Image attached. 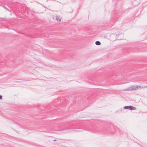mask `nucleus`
Returning a JSON list of instances; mask_svg holds the SVG:
<instances>
[{
	"instance_id": "nucleus-7",
	"label": "nucleus",
	"mask_w": 147,
	"mask_h": 147,
	"mask_svg": "<svg viewBox=\"0 0 147 147\" xmlns=\"http://www.w3.org/2000/svg\"><path fill=\"white\" fill-rule=\"evenodd\" d=\"M56 140H54V141H56Z\"/></svg>"
},
{
	"instance_id": "nucleus-6",
	"label": "nucleus",
	"mask_w": 147,
	"mask_h": 147,
	"mask_svg": "<svg viewBox=\"0 0 147 147\" xmlns=\"http://www.w3.org/2000/svg\"><path fill=\"white\" fill-rule=\"evenodd\" d=\"M2 99V96L1 95H0V99Z\"/></svg>"
},
{
	"instance_id": "nucleus-3",
	"label": "nucleus",
	"mask_w": 147,
	"mask_h": 147,
	"mask_svg": "<svg viewBox=\"0 0 147 147\" xmlns=\"http://www.w3.org/2000/svg\"><path fill=\"white\" fill-rule=\"evenodd\" d=\"M55 18L56 20L57 21H61V19L59 18V17L57 16H56Z\"/></svg>"
},
{
	"instance_id": "nucleus-2",
	"label": "nucleus",
	"mask_w": 147,
	"mask_h": 147,
	"mask_svg": "<svg viewBox=\"0 0 147 147\" xmlns=\"http://www.w3.org/2000/svg\"><path fill=\"white\" fill-rule=\"evenodd\" d=\"M124 108L126 109H129L130 110H136V108L132 106H126L124 107Z\"/></svg>"
},
{
	"instance_id": "nucleus-4",
	"label": "nucleus",
	"mask_w": 147,
	"mask_h": 147,
	"mask_svg": "<svg viewBox=\"0 0 147 147\" xmlns=\"http://www.w3.org/2000/svg\"><path fill=\"white\" fill-rule=\"evenodd\" d=\"M137 87H138V88H147V86H143V87H142V86H137Z\"/></svg>"
},
{
	"instance_id": "nucleus-5",
	"label": "nucleus",
	"mask_w": 147,
	"mask_h": 147,
	"mask_svg": "<svg viewBox=\"0 0 147 147\" xmlns=\"http://www.w3.org/2000/svg\"><path fill=\"white\" fill-rule=\"evenodd\" d=\"M95 44L97 45H100L101 44V43L100 41H96L95 42Z\"/></svg>"
},
{
	"instance_id": "nucleus-1",
	"label": "nucleus",
	"mask_w": 147,
	"mask_h": 147,
	"mask_svg": "<svg viewBox=\"0 0 147 147\" xmlns=\"http://www.w3.org/2000/svg\"><path fill=\"white\" fill-rule=\"evenodd\" d=\"M138 88V87H137V86H132L129 88H127L125 90H124L125 91H132V90H136Z\"/></svg>"
}]
</instances>
